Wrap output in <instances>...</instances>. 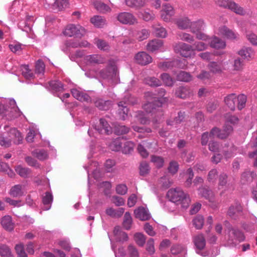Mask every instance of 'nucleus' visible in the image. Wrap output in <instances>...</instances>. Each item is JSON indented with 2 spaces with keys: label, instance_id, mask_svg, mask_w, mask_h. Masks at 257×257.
<instances>
[{
  "label": "nucleus",
  "instance_id": "obj_1",
  "mask_svg": "<svg viewBox=\"0 0 257 257\" xmlns=\"http://www.w3.org/2000/svg\"><path fill=\"white\" fill-rule=\"evenodd\" d=\"M167 196L171 201L181 205L184 208H188L191 202L188 194L179 188L170 189L168 191Z\"/></svg>",
  "mask_w": 257,
  "mask_h": 257
},
{
  "label": "nucleus",
  "instance_id": "obj_2",
  "mask_svg": "<svg viewBox=\"0 0 257 257\" xmlns=\"http://www.w3.org/2000/svg\"><path fill=\"white\" fill-rule=\"evenodd\" d=\"M233 131V127L225 123L222 129L217 127L212 128L210 132V138H216L221 140L225 139L232 133Z\"/></svg>",
  "mask_w": 257,
  "mask_h": 257
},
{
  "label": "nucleus",
  "instance_id": "obj_3",
  "mask_svg": "<svg viewBox=\"0 0 257 257\" xmlns=\"http://www.w3.org/2000/svg\"><path fill=\"white\" fill-rule=\"evenodd\" d=\"M173 49L175 53L184 57H191L194 55L193 46L184 42L175 43L173 46Z\"/></svg>",
  "mask_w": 257,
  "mask_h": 257
},
{
  "label": "nucleus",
  "instance_id": "obj_4",
  "mask_svg": "<svg viewBox=\"0 0 257 257\" xmlns=\"http://www.w3.org/2000/svg\"><path fill=\"white\" fill-rule=\"evenodd\" d=\"M63 33L65 35L68 37H82L85 34L86 30L80 25L70 24L66 27Z\"/></svg>",
  "mask_w": 257,
  "mask_h": 257
},
{
  "label": "nucleus",
  "instance_id": "obj_5",
  "mask_svg": "<svg viewBox=\"0 0 257 257\" xmlns=\"http://www.w3.org/2000/svg\"><path fill=\"white\" fill-rule=\"evenodd\" d=\"M117 20L122 24L134 25L138 24V21L136 17L132 13L121 12L118 14Z\"/></svg>",
  "mask_w": 257,
  "mask_h": 257
},
{
  "label": "nucleus",
  "instance_id": "obj_6",
  "mask_svg": "<svg viewBox=\"0 0 257 257\" xmlns=\"http://www.w3.org/2000/svg\"><path fill=\"white\" fill-rule=\"evenodd\" d=\"M161 18L166 22L171 21L172 17L175 14L173 7L169 4L163 6L162 10L160 11Z\"/></svg>",
  "mask_w": 257,
  "mask_h": 257
},
{
  "label": "nucleus",
  "instance_id": "obj_7",
  "mask_svg": "<svg viewBox=\"0 0 257 257\" xmlns=\"http://www.w3.org/2000/svg\"><path fill=\"white\" fill-rule=\"evenodd\" d=\"M134 60L136 63L145 66L152 62V58L146 52L141 51L135 55Z\"/></svg>",
  "mask_w": 257,
  "mask_h": 257
},
{
  "label": "nucleus",
  "instance_id": "obj_8",
  "mask_svg": "<svg viewBox=\"0 0 257 257\" xmlns=\"http://www.w3.org/2000/svg\"><path fill=\"white\" fill-rule=\"evenodd\" d=\"M134 215L136 218L141 221L149 220L151 215L147 208L143 206H139L134 210Z\"/></svg>",
  "mask_w": 257,
  "mask_h": 257
},
{
  "label": "nucleus",
  "instance_id": "obj_9",
  "mask_svg": "<svg viewBox=\"0 0 257 257\" xmlns=\"http://www.w3.org/2000/svg\"><path fill=\"white\" fill-rule=\"evenodd\" d=\"M117 74V68L114 64H110L105 69L100 72V75L102 78H110L111 79L115 78Z\"/></svg>",
  "mask_w": 257,
  "mask_h": 257
},
{
  "label": "nucleus",
  "instance_id": "obj_10",
  "mask_svg": "<svg viewBox=\"0 0 257 257\" xmlns=\"http://www.w3.org/2000/svg\"><path fill=\"white\" fill-rule=\"evenodd\" d=\"M174 23L180 30L191 29L192 25V22L187 17H180L175 19Z\"/></svg>",
  "mask_w": 257,
  "mask_h": 257
},
{
  "label": "nucleus",
  "instance_id": "obj_11",
  "mask_svg": "<svg viewBox=\"0 0 257 257\" xmlns=\"http://www.w3.org/2000/svg\"><path fill=\"white\" fill-rule=\"evenodd\" d=\"M9 138L15 144L19 145L22 143L23 137L20 132L15 128H11L8 133Z\"/></svg>",
  "mask_w": 257,
  "mask_h": 257
},
{
  "label": "nucleus",
  "instance_id": "obj_12",
  "mask_svg": "<svg viewBox=\"0 0 257 257\" xmlns=\"http://www.w3.org/2000/svg\"><path fill=\"white\" fill-rule=\"evenodd\" d=\"M238 54L241 58L247 61L252 59L254 56V52L250 47H244L238 51Z\"/></svg>",
  "mask_w": 257,
  "mask_h": 257
},
{
  "label": "nucleus",
  "instance_id": "obj_13",
  "mask_svg": "<svg viewBox=\"0 0 257 257\" xmlns=\"http://www.w3.org/2000/svg\"><path fill=\"white\" fill-rule=\"evenodd\" d=\"M192 95L191 90L187 87L180 86L177 88L175 91L176 97L185 99Z\"/></svg>",
  "mask_w": 257,
  "mask_h": 257
},
{
  "label": "nucleus",
  "instance_id": "obj_14",
  "mask_svg": "<svg viewBox=\"0 0 257 257\" xmlns=\"http://www.w3.org/2000/svg\"><path fill=\"white\" fill-rule=\"evenodd\" d=\"M229 236L232 240H235L239 242L244 240V236L242 232L236 228H231L229 231Z\"/></svg>",
  "mask_w": 257,
  "mask_h": 257
},
{
  "label": "nucleus",
  "instance_id": "obj_15",
  "mask_svg": "<svg viewBox=\"0 0 257 257\" xmlns=\"http://www.w3.org/2000/svg\"><path fill=\"white\" fill-rule=\"evenodd\" d=\"M9 104L12 106L13 110L6 114V116L7 115H9L8 117H7V119H12L20 116L21 115V112L18 107L16 106V102L15 100L14 99H10L9 100Z\"/></svg>",
  "mask_w": 257,
  "mask_h": 257
},
{
  "label": "nucleus",
  "instance_id": "obj_16",
  "mask_svg": "<svg viewBox=\"0 0 257 257\" xmlns=\"http://www.w3.org/2000/svg\"><path fill=\"white\" fill-rule=\"evenodd\" d=\"M1 224L3 228L8 231H12L14 229V223L12 217L9 215H6L2 218Z\"/></svg>",
  "mask_w": 257,
  "mask_h": 257
},
{
  "label": "nucleus",
  "instance_id": "obj_17",
  "mask_svg": "<svg viewBox=\"0 0 257 257\" xmlns=\"http://www.w3.org/2000/svg\"><path fill=\"white\" fill-rule=\"evenodd\" d=\"M226 105L231 110H234L237 103V98L235 94H229L224 98Z\"/></svg>",
  "mask_w": 257,
  "mask_h": 257
},
{
  "label": "nucleus",
  "instance_id": "obj_18",
  "mask_svg": "<svg viewBox=\"0 0 257 257\" xmlns=\"http://www.w3.org/2000/svg\"><path fill=\"white\" fill-rule=\"evenodd\" d=\"M124 212L123 208L115 209L112 207H108L105 210L106 214L112 218H119L122 216Z\"/></svg>",
  "mask_w": 257,
  "mask_h": 257
},
{
  "label": "nucleus",
  "instance_id": "obj_19",
  "mask_svg": "<svg viewBox=\"0 0 257 257\" xmlns=\"http://www.w3.org/2000/svg\"><path fill=\"white\" fill-rule=\"evenodd\" d=\"M228 9L240 16H244L246 14L245 10L233 1L230 3Z\"/></svg>",
  "mask_w": 257,
  "mask_h": 257
},
{
  "label": "nucleus",
  "instance_id": "obj_20",
  "mask_svg": "<svg viewBox=\"0 0 257 257\" xmlns=\"http://www.w3.org/2000/svg\"><path fill=\"white\" fill-rule=\"evenodd\" d=\"M126 5L132 8L139 10L145 7L146 0H125Z\"/></svg>",
  "mask_w": 257,
  "mask_h": 257
},
{
  "label": "nucleus",
  "instance_id": "obj_21",
  "mask_svg": "<svg viewBox=\"0 0 257 257\" xmlns=\"http://www.w3.org/2000/svg\"><path fill=\"white\" fill-rule=\"evenodd\" d=\"M210 46L216 49H222L225 47L226 43L219 38L215 36L212 38Z\"/></svg>",
  "mask_w": 257,
  "mask_h": 257
},
{
  "label": "nucleus",
  "instance_id": "obj_22",
  "mask_svg": "<svg viewBox=\"0 0 257 257\" xmlns=\"http://www.w3.org/2000/svg\"><path fill=\"white\" fill-rule=\"evenodd\" d=\"M219 31L222 35L228 39H236L237 38V34L235 33L225 26L220 27Z\"/></svg>",
  "mask_w": 257,
  "mask_h": 257
},
{
  "label": "nucleus",
  "instance_id": "obj_23",
  "mask_svg": "<svg viewBox=\"0 0 257 257\" xmlns=\"http://www.w3.org/2000/svg\"><path fill=\"white\" fill-rule=\"evenodd\" d=\"M113 232L118 241L123 242L128 240L127 234L125 232L121 231L119 226L114 227Z\"/></svg>",
  "mask_w": 257,
  "mask_h": 257
},
{
  "label": "nucleus",
  "instance_id": "obj_24",
  "mask_svg": "<svg viewBox=\"0 0 257 257\" xmlns=\"http://www.w3.org/2000/svg\"><path fill=\"white\" fill-rule=\"evenodd\" d=\"M163 43L160 40H154L149 42L147 45V49L148 51L154 52L158 50L163 46Z\"/></svg>",
  "mask_w": 257,
  "mask_h": 257
},
{
  "label": "nucleus",
  "instance_id": "obj_25",
  "mask_svg": "<svg viewBox=\"0 0 257 257\" xmlns=\"http://www.w3.org/2000/svg\"><path fill=\"white\" fill-rule=\"evenodd\" d=\"M99 121L100 128L97 130L99 133L108 135L111 132L110 126L105 119L101 118Z\"/></svg>",
  "mask_w": 257,
  "mask_h": 257
},
{
  "label": "nucleus",
  "instance_id": "obj_26",
  "mask_svg": "<svg viewBox=\"0 0 257 257\" xmlns=\"http://www.w3.org/2000/svg\"><path fill=\"white\" fill-rule=\"evenodd\" d=\"M242 211V208L240 204L236 203L231 205L228 210L227 214L231 217L235 218L236 213H239Z\"/></svg>",
  "mask_w": 257,
  "mask_h": 257
},
{
  "label": "nucleus",
  "instance_id": "obj_27",
  "mask_svg": "<svg viewBox=\"0 0 257 257\" xmlns=\"http://www.w3.org/2000/svg\"><path fill=\"white\" fill-rule=\"evenodd\" d=\"M71 93L73 97L79 101H88L90 100V97L87 94L80 92L76 89H72Z\"/></svg>",
  "mask_w": 257,
  "mask_h": 257
},
{
  "label": "nucleus",
  "instance_id": "obj_28",
  "mask_svg": "<svg viewBox=\"0 0 257 257\" xmlns=\"http://www.w3.org/2000/svg\"><path fill=\"white\" fill-rule=\"evenodd\" d=\"M151 145V143L143 142V144H139L138 145V152L143 158H147L149 156V153L146 148L149 149Z\"/></svg>",
  "mask_w": 257,
  "mask_h": 257
},
{
  "label": "nucleus",
  "instance_id": "obj_29",
  "mask_svg": "<svg viewBox=\"0 0 257 257\" xmlns=\"http://www.w3.org/2000/svg\"><path fill=\"white\" fill-rule=\"evenodd\" d=\"M86 60L92 64H102L105 62V59L101 56L96 54L87 56Z\"/></svg>",
  "mask_w": 257,
  "mask_h": 257
},
{
  "label": "nucleus",
  "instance_id": "obj_30",
  "mask_svg": "<svg viewBox=\"0 0 257 257\" xmlns=\"http://www.w3.org/2000/svg\"><path fill=\"white\" fill-rule=\"evenodd\" d=\"M68 5L67 0H55V3L52 5V9L54 11H61L66 8Z\"/></svg>",
  "mask_w": 257,
  "mask_h": 257
},
{
  "label": "nucleus",
  "instance_id": "obj_31",
  "mask_svg": "<svg viewBox=\"0 0 257 257\" xmlns=\"http://www.w3.org/2000/svg\"><path fill=\"white\" fill-rule=\"evenodd\" d=\"M255 173L253 172L245 171L243 172L241 177V182L242 184H247L253 181Z\"/></svg>",
  "mask_w": 257,
  "mask_h": 257
},
{
  "label": "nucleus",
  "instance_id": "obj_32",
  "mask_svg": "<svg viewBox=\"0 0 257 257\" xmlns=\"http://www.w3.org/2000/svg\"><path fill=\"white\" fill-rule=\"evenodd\" d=\"M151 162L154 164L156 168L160 169L164 166L165 161L164 159L161 156L152 155Z\"/></svg>",
  "mask_w": 257,
  "mask_h": 257
},
{
  "label": "nucleus",
  "instance_id": "obj_33",
  "mask_svg": "<svg viewBox=\"0 0 257 257\" xmlns=\"http://www.w3.org/2000/svg\"><path fill=\"white\" fill-rule=\"evenodd\" d=\"M91 22L96 27H102L106 24V20L101 16H95L90 20Z\"/></svg>",
  "mask_w": 257,
  "mask_h": 257
},
{
  "label": "nucleus",
  "instance_id": "obj_34",
  "mask_svg": "<svg viewBox=\"0 0 257 257\" xmlns=\"http://www.w3.org/2000/svg\"><path fill=\"white\" fill-rule=\"evenodd\" d=\"M95 104L96 107L101 110H107L111 106L110 101H104L102 99H98L95 101Z\"/></svg>",
  "mask_w": 257,
  "mask_h": 257
},
{
  "label": "nucleus",
  "instance_id": "obj_35",
  "mask_svg": "<svg viewBox=\"0 0 257 257\" xmlns=\"http://www.w3.org/2000/svg\"><path fill=\"white\" fill-rule=\"evenodd\" d=\"M194 241L195 246L199 250L203 249L205 246V239L201 234L196 236L194 238Z\"/></svg>",
  "mask_w": 257,
  "mask_h": 257
},
{
  "label": "nucleus",
  "instance_id": "obj_36",
  "mask_svg": "<svg viewBox=\"0 0 257 257\" xmlns=\"http://www.w3.org/2000/svg\"><path fill=\"white\" fill-rule=\"evenodd\" d=\"M177 79L180 81L187 82L192 80V76L188 72L180 71L177 75Z\"/></svg>",
  "mask_w": 257,
  "mask_h": 257
},
{
  "label": "nucleus",
  "instance_id": "obj_37",
  "mask_svg": "<svg viewBox=\"0 0 257 257\" xmlns=\"http://www.w3.org/2000/svg\"><path fill=\"white\" fill-rule=\"evenodd\" d=\"M95 8L100 13H106L111 11V9L106 5L100 2H95L94 3Z\"/></svg>",
  "mask_w": 257,
  "mask_h": 257
},
{
  "label": "nucleus",
  "instance_id": "obj_38",
  "mask_svg": "<svg viewBox=\"0 0 257 257\" xmlns=\"http://www.w3.org/2000/svg\"><path fill=\"white\" fill-rule=\"evenodd\" d=\"M160 107L161 103L159 101H155L154 102H148L145 104L143 107L147 112L150 113L154 111L156 109V106Z\"/></svg>",
  "mask_w": 257,
  "mask_h": 257
},
{
  "label": "nucleus",
  "instance_id": "obj_39",
  "mask_svg": "<svg viewBox=\"0 0 257 257\" xmlns=\"http://www.w3.org/2000/svg\"><path fill=\"white\" fill-rule=\"evenodd\" d=\"M132 222L133 219L130 213L128 212H125L122 223L123 227L127 230L130 229L131 227Z\"/></svg>",
  "mask_w": 257,
  "mask_h": 257
},
{
  "label": "nucleus",
  "instance_id": "obj_40",
  "mask_svg": "<svg viewBox=\"0 0 257 257\" xmlns=\"http://www.w3.org/2000/svg\"><path fill=\"white\" fill-rule=\"evenodd\" d=\"M15 171L21 177L27 178L31 173V170L27 168H24L21 166H18L15 168Z\"/></svg>",
  "mask_w": 257,
  "mask_h": 257
},
{
  "label": "nucleus",
  "instance_id": "obj_41",
  "mask_svg": "<svg viewBox=\"0 0 257 257\" xmlns=\"http://www.w3.org/2000/svg\"><path fill=\"white\" fill-rule=\"evenodd\" d=\"M134 240L140 246H143L146 242V238L142 233H136L134 234Z\"/></svg>",
  "mask_w": 257,
  "mask_h": 257
},
{
  "label": "nucleus",
  "instance_id": "obj_42",
  "mask_svg": "<svg viewBox=\"0 0 257 257\" xmlns=\"http://www.w3.org/2000/svg\"><path fill=\"white\" fill-rule=\"evenodd\" d=\"M153 28L156 36L162 38H165L167 36V32L165 28L159 26L158 27L153 26Z\"/></svg>",
  "mask_w": 257,
  "mask_h": 257
},
{
  "label": "nucleus",
  "instance_id": "obj_43",
  "mask_svg": "<svg viewBox=\"0 0 257 257\" xmlns=\"http://www.w3.org/2000/svg\"><path fill=\"white\" fill-rule=\"evenodd\" d=\"M161 78L164 84L168 86H172L175 82V80L168 73L162 74Z\"/></svg>",
  "mask_w": 257,
  "mask_h": 257
},
{
  "label": "nucleus",
  "instance_id": "obj_44",
  "mask_svg": "<svg viewBox=\"0 0 257 257\" xmlns=\"http://www.w3.org/2000/svg\"><path fill=\"white\" fill-rule=\"evenodd\" d=\"M193 224L197 229L202 228L204 225V218L201 215H197L193 219Z\"/></svg>",
  "mask_w": 257,
  "mask_h": 257
},
{
  "label": "nucleus",
  "instance_id": "obj_45",
  "mask_svg": "<svg viewBox=\"0 0 257 257\" xmlns=\"http://www.w3.org/2000/svg\"><path fill=\"white\" fill-rule=\"evenodd\" d=\"M45 65L40 59L36 61L35 64V72L38 74L43 75L45 72Z\"/></svg>",
  "mask_w": 257,
  "mask_h": 257
},
{
  "label": "nucleus",
  "instance_id": "obj_46",
  "mask_svg": "<svg viewBox=\"0 0 257 257\" xmlns=\"http://www.w3.org/2000/svg\"><path fill=\"white\" fill-rule=\"evenodd\" d=\"M128 257H139V252L137 248L133 244H130L127 248Z\"/></svg>",
  "mask_w": 257,
  "mask_h": 257
},
{
  "label": "nucleus",
  "instance_id": "obj_47",
  "mask_svg": "<svg viewBox=\"0 0 257 257\" xmlns=\"http://www.w3.org/2000/svg\"><path fill=\"white\" fill-rule=\"evenodd\" d=\"M33 155L40 160H44L48 158L47 152L43 150H37L32 152Z\"/></svg>",
  "mask_w": 257,
  "mask_h": 257
},
{
  "label": "nucleus",
  "instance_id": "obj_48",
  "mask_svg": "<svg viewBox=\"0 0 257 257\" xmlns=\"http://www.w3.org/2000/svg\"><path fill=\"white\" fill-rule=\"evenodd\" d=\"M21 71L23 75L27 79H30L34 76L32 70L29 68L28 65L21 66Z\"/></svg>",
  "mask_w": 257,
  "mask_h": 257
},
{
  "label": "nucleus",
  "instance_id": "obj_49",
  "mask_svg": "<svg viewBox=\"0 0 257 257\" xmlns=\"http://www.w3.org/2000/svg\"><path fill=\"white\" fill-rule=\"evenodd\" d=\"M22 187L20 185H16L13 186L10 190V194L13 197H18L23 194Z\"/></svg>",
  "mask_w": 257,
  "mask_h": 257
},
{
  "label": "nucleus",
  "instance_id": "obj_50",
  "mask_svg": "<svg viewBox=\"0 0 257 257\" xmlns=\"http://www.w3.org/2000/svg\"><path fill=\"white\" fill-rule=\"evenodd\" d=\"M0 254L3 257H13L9 247L5 244L0 245Z\"/></svg>",
  "mask_w": 257,
  "mask_h": 257
},
{
  "label": "nucleus",
  "instance_id": "obj_51",
  "mask_svg": "<svg viewBox=\"0 0 257 257\" xmlns=\"http://www.w3.org/2000/svg\"><path fill=\"white\" fill-rule=\"evenodd\" d=\"M150 171V167L148 163L143 162L140 166V174L142 176H146L149 174Z\"/></svg>",
  "mask_w": 257,
  "mask_h": 257
},
{
  "label": "nucleus",
  "instance_id": "obj_52",
  "mask_svg": "<svg viewBox=\"0 0 257 257\" xmlns=\"http://www.w3.org/2000/svg\"><path fill=\"white\" fill-rule=\"evenodd\" d=\"M178 36L181 40L188 43H192L194 40L193 36L191 35L190 34L184 32L179 33L178 34Z\"/></svg>",
  "mask_w": 257,
  "mask_h": 257
},
{
  "label": "nucleus",
  "instance_id": "obj_53",
  "mask_svg": "<svg viewBox=\"0 0 257 257\" xmlns=\"http://www.w3.org/2000/svg\"><path fill=\"white\" fill-rule=\"evenodd\" d=\"M0 145L5 147H9L11 145V140L9 138V135H0Z\"/></svg>",
  "mask_w": 257,
  "mask_h": 257
},
{
  "label": "nucleus",
  "instance_id": "obj_54",
  "mask_svg": "<svg viewBox=\"0 0 257 257\" xmlns=\"http://www.w3.org/2000/svg\"><path fill=\"white\" fill-rule=\"evenodd\" d=\"M179 170V164L175 161H172L169 163L168 167V172L172 175H174L178 172Z\"/></svg>",
  "mask_w": 257,
  "mask_h": 257
},
{
  "label": "nucleus",
  "instance_id": "obj_55",
  "mask_svg": "<svg viewBox=\"0 0 257 257\" xmlns=\"http://www.w3.org/2000/svg\"><path fill=\"white\" fill-rule=\"evenodd\" d=\"M150 35L149 31L147 29H142L140 31H139L137 34V39L139 41H142L144 40L147 39Z\"/></svg>",
  "mask_w": 257,
  "mask_h": 257
},
{
  "label": "nucleus",
  "instance_id": "obj_56",
  "mask_svg": "<svg viewBox=\"0 0 257 257\" xmlns=\"http://www.w3.org/2000/svg\"><path fill=\"white\" fill-rule=\"evenodd\" d=\"M145 83L151 86H159L161 85V81L155 77H148L145 79Z\"/></svg>",
  "mask_w": 257,
  "mask_h": 257
},
{
  "label": "nucleus",
  "instance_id": "obj_57",
  "mask_svg": "<svg viewBox=\"0 0 257 257\" xmlns=\"http://www.w3.org/2000/svg\"><path fill=\"white\" fill-rule=\"evenodd\" d=\"M237 98V106L238 109H242L245 105V103L246 101V97L245 95L243 94L239 95Z\"/></svg>",
  "mask_w": 257,
  "mask_h": 257
},
{
  "label": "nucleus",
  "instance_id": "obj_58",
  "mask_svg": "<svg viewBox=\"0 0 257 257\" xmlns=\"http://www.w3.org/2000/svg\"><path fill=\"white\" fill-rule=\"evenodd\" d=\"M210 71L218 73L221 71V64L220 62H210Z\"/></svg>",
  "mask_w": 257,
  "mask_h": 257
},
{
  "label": "nucleus",
  "instance_id": "obj_59",
  "mask_svg": "<svg viewBox=\"0 0 257 257\" xmlns=\"http://www.w3.org/2000/svg\"><path fill=\"white\" fill-rule=\"evenodd\" d=\"M243 65V61L240 58H237L234 60L232 66L234 70L239 71L242 70Z\"/></svg>",
  "mask_w": 257,
  "mask_h": 257
},
{
  "label": "nucleus",
  "instance_id": "obj_60",
  "mask_svg": "<svg viewBox=\"0 0 257 257\" xmlns=\"http://www.w3.org/2000/svg\"><path fill=\"white\" fill-rule=\"evenodd\" d=\"M16 251L19 257H27V254L24 250V246L23 244L19 243L15 246Z\"/></svg>",
  "mask_w": 257,
  "mask_h": 257
},
{
  "label": "nucleus",
  "instance_id": "obj_61",
  "mask_svg": "<svg viewBox=\"0 0 257 257\" xmlns=\"http://www.w3.org/2000/svg\"><path fill=\"white\" fill-rule=\"evenodd\" d=\"M111 184L110 182H103L100 184V187L103 189L105 195L108 196L110 194V190L111 188Z\"/></svg>",
  "mask_w": 257,
  "mask_h": 257
},
{
  "label": "nucleus",
  "instance_id": "obj_62",
  "mask_svg": "<svg viewBox=\"0 0 257 257\" xmlns=\"http://www.w3.org/2000/svg\"><path fill=\"white\" fill-rule=\"evenodd\" d=\"M110 148L113 151H119L122 148L120 140L115 139L110 145Z\"/></svg>",
  "mask_w": 257,
  "mask_h": 257
},
{
  "label": "nucleus",
  "instance_id": "obj_63",
  "mask_svg": "<svg viewBox=\"0 0 257 257\" xmlns=\"http://www.w3.org/2000/svg\"><path fill=\"white\" fill-rule=\"evenodd\" d=\"M146 250L148 253L152 255L155 252V249L154 246V240L153 238H150L147 243Z\"/></svg>",
  "mask_w": 257,
  "mask_h": 257
},
{
  "label": "nucleus",
  "instance_id": "obj_64",
  "mask_svg": "<svg viewBox=\"0 0 257 257\" xmlns=\"http://www.w3.org/2000/svg\"><path fill=\"white\" fill-rule=\"evenodd\" d=\"M204 27V23L202 20H199L196 22H193L191 28V30L196 29V31H203Z\"/></svg>",
  "mask_w": 257,
  "mask_h": 257
}]
</instances>
